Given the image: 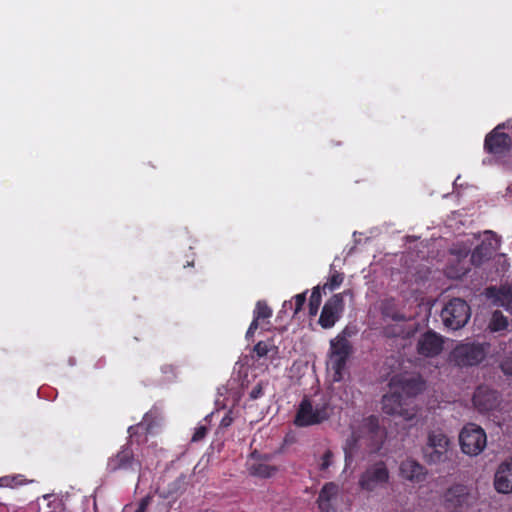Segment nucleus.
Here are the masks:
<instances>
[{"label": "nucleus", "mask_w": 512, "mask_h": 512, "mask_svg": "<svg viewBox=\"0 0 512 512\" xmlns=\"http://www.w3.org/2000/svg\"><path fill=\"white\" fill-rule=\"evenodd\" d=\"M383 315L385 317H389L394 321H404L406 319L405 315L400 312H390L388 308L383 309Z\"/></svg>", "instance_id": "31"}, {"label": "nucleus", "mask_w": 512, "mask_h": 512, "mask_svg": "<svg viewBox=\"0 0 512 512\" xmlns=\"http://www.w3.org/2000/svg\"><path fill=\"white\" fill-rule=\"evenodd\" d=\"M141 462L135 458L134 452L129 444L121 447V449L107 461V471L115 473L123 472H139L141 470Z\"/></svg>", "instance_id": "7"}, {"label": "nucleus", "mask_w": 512, "mask_h": 512, "mask_svg": "<svg viewBox=\"0 0 512 512\" xmlns=\"http://www.w3.org/2000/svg\"><path fill=\"white\" fill-rule=\"evenodd\" d=\"M263 395H264L263 384H262V382H259L250 391L249 398L251 400H256V399L261 398Z\"/></svg>", "instance_id": "29"}, {"label": "nucleus", "mask_w": 512, "mask_h": 512, "mask_svg": "<svg viewBox=\"0 0 512 512\" xmlns=\"http://www.w3.org/2000/svg\"><path fill=\"white\" fill-rule=\"evenodd\" d=\"M259 322L253 318L248 330L246 332V338L253 337L255 331L258 329Z\"/></svg>", "instance_id": "33"}, {"label": "nucleus", "mask_w": 512, "mask_h": 512, "mask_svg": "<svg viewBox=\"0 0 512 512\" xmlns=\"http://www.w3.org/2000/svg\"><path fill=\"white\" fill-rule=\"evenodd\" d=\"M272 316V309L264 301H258L254 309V319L259 320L268 319Z\"/></svg>", "instance_id": "23"}, {"label": "nucleus", "mask_w": 512, "mask_h": 512, "mask_svg": "<svg viewBox=\"0 0 512 512\" xmlns=\"http://www.w3.org/2000/svg\"><path fill=\"white\" fill-rule=\"evenodd\" d=\"M443 338L434 331H427L417 342V351L424 357H435L443 350Z\"/></svg>", "instance_id": "10"}, {"label": "nucleus", "mask_w": 512, "mask_h": 512, "mask_svg": "<svg viewBox=\"0 0 512 512\" xmlns=\"http://www.w3.org/2000/svg\"><path fill=\"white\" fill-rule=\"evenodd\" d=\"M295 309H294V315H297L303 308L305 302H306V292L297 294L295 297Z\"/></svg>", "instance_id": "27"}, {"label": "nucleus", "mask_w": 512, "mask_h": 512, "mask_svg": "<svg viewBox=\"0 0 512 512\" xmlns=\"http://www.w3.org/2000/svg\"><path fill=\"white\" fill-rule=\"evenodd\" d=\"M182 485H183V480L180 478L176 479L174 482H172L169 485V489H168L167 493L163 494V497L167 498V497L173 496L174 494H178V492L182 488Z\"/></svg>", "instance_id": "25"}, {"label": "nucleus", "mask_w": 512, "mask_h": 512, "mask_svg": "<svg viewBox=\"0 0 512 512\" xmlns=\"http://www.w3.org/2000/svg\"><path fill=\"white\" fill-rule=\"evenodd\" d=\"M258 358H262L268 354V345L264 341H259L253 348Z\"/></svg>", "instance_id": "26"}, {"label": "nucleus", "mask_w": 512, "mask_h": 512, "mask_svg": "<svg viewBox=\"0 0 512 512\" xmlns=\"http://www.w3.org/2000/svg\"><path fill=\"white\" fill-rule=\"evenodd\" d=\"M348 358L329 355V366L333 371V381L340 382L343 379V373L346 368Z\"/></svg>", "instance_id": "18"}, {"label": "nucleus", "mask_w": 512, "mask_h": 512, "mask_svg": "<svg viewBox=\"0 0 512 512\" xmlns=\"http://www.w3.org/2000/svg\"><path fill=\"white\" fill-rule=\"evenodd\" d=\"M482 259L483 258H481V257L471 258V263H472V265L479 266L482 264Z\"/></svg>", "instance_id": "38"}, {"label": "nucleus", "mask_w": 512, "mask_h": 512, "mask_svg": "<svg viewBox=\"0 0 512 512\" xmlns=\"http://www.w3.org/2000/svg\"><path fill=\"white\" fill-rule=\"evenodd\" d=\"M390 473L384 461H378L366 467L359 477V487L367 492L386 487Z\"/></svg>", "instance_id": "6"}, {"label": "nucleus", "mask_w": 512, "mask_h": 512, "mask_svg": "<svg viewBox=\"0 0 512 512\" xmlns=\"http://www.w3.org/2000/svg\"><path fill=\"white\" fill-rule=\"evenodd\" d=\"M332 457H333V453L330 450H327L323 454V456L321 458V464H320L321 470H326L329 468V466L331 465Z\"/></svg>", "instance_id": "30"}, {"label": "nucleus", "mask_w": 512, "mask_h": 512, "mask_svg": "<svg viewBox=\"0 0 512 512\" xmlns=\"http://www.w3.org/2000/svg\"><path fill=\"white\" fill-rule=\"evenodd\" d=\"M400 476L410 482L420 483L426 478L427 471L418 461L407 458L399 466Z\"/></svg>", "instance_id": "13"}, {"label": "nucleus", "mask_w": 512, "mask_h": 512, "mask_svg": "<svg viewBox=\"0 0 512 512\" xmlns=\"http://www.w3.org/2000/svg\"><path fill=\"white\" fill-rule=\"evenodd\" d=\"M402 395L399 392L386 394L382 398L383 412L389 415L398 414L401 411Z\"/></svg>", "instance_id": "17"}, {"label": "nucleus", "mask_w": 512, "mask_h": 512, "mask_svg": "<svg viewBox=\"0 0 512 512\" xmlns=\"http://www.w3.org/2000/svg\"><path fill=\"white\" fill-rule=\"evenodd\" d=\"M508 327V319L505 317L501 311L496 310L492 314L491 321L489 323V328L491 331L498 332L505 330Z\"/></svg>", "instance_id": "20"}, {"label": "nucleus", "mask_w": 512, "mask_h": 512, "mask_svg": "<svg viewBox=\"0 0 512 512\" xmlns=\"http://www.w3.org/2000/svg\"><path fill=\"white\" fill-rule=\"evenodd\" d=\"M473 404L481 413L495 409L499 404V395L495 390L480 386L473 395Z\"/></svg>", "instance_id": "11"}, {"label": "nucleus", "mask_w": 512, "mask_h": 512, "mask_svg": "<svg viewBox=\"0 0 512 512\" xmlns=\"http://www.w3.org/2000/svg\"><path fill=\"white\" fill-rule=\"evenodd\" d=\"M389 386L408 397H415L426 389V381L420 374H397L390 379Z\"/></svg>", "instance_id": "8"}, {"label": "nucleus", "mask_w": 512, "mask_h": 512, "mask_svg": "<svg viewBox=\"0 0 512 512\" xmlns=\"http://www.w3.org/2000/svg\"><path fill=\"white\" fill-rule=\"evenodd\" d=\"M338 494V486L333 482L326 483L319 492L317 504L321 512L333 510L332 499Z\"/></svg>", "instance_id": "15"}, {"label": "nucleus", "mask_w": 512, "mask_h": 512, "mask_svg": "<svg viewBox=\"0 0 512 512\" xmlns=\"http://www.w3.org/2000/svg\"><path fill=\"white\" fill-rule=\"evenodd\" d=\"M357 442V438L352 435L350 439L347 440V444H346V447H345V457L346 459L348 457H351V453L348 451V446L349 448H352V446H354Z\"/></svg>", "instance_id": "37"}, {"label": "nucleus", "mask_w": 512, "mask_h": 512, "mask_svg": "<svg viewBox=\"0 0 512 512\" xmlns=\"http://www.w3.org/2000/svg\"><path fill=\"white\" fill-rule=\"evenodd\" d=\"M501 369L506 375H512V357L505 359L501 363Z\"/></svg>", "instance_id": "32"}, {"label": "nucleus", "mask_w": 512, "mask_h": 512, "mask_svg": "<svg viewBox=\"0 0 512 512\" xmlns=\"http://www.w3.org/2000/svg\"><path fill=\"white\" fill-rule=\"evenodd\" d=\"M322 295H321V287L318 285L312 289V293L309 299V315L315 316L318 313L319 307L321 305Z\"/></svg>", "instance_id": "22"}, {"label": "nucleus", "mask_w": 512, "mask_h": 512, "mask_svg": "<svg viewBox=\"0 0 512 512\" xmlns=\"http://www.w3.org/2000/svg\"><path fill=\"white\" fill-rule=\"evenodd\" d=\"M344 310V299L341 293L334 294L324 304L318 323L324 329L332 328L340 319Z\"/></svg>", "instance_id": "9"}, {"label": "nucleus", "mask_w": 512, "mask_h": 512, "mask_svg": "<svg viewBox=\"0 0 512 512\" xmlns=\"http://www.w3.org/2000/svg\"><path fill=\"white\" fill-rule=\"evenodd\" d=\"M494 487L502 494L512 492V457L499 465L494 477Z\"/></svg>", "instance_id": "12"}, {"label": "nucleus", "mask_w": 512, "mask_h": 512, "mask_svg": "<svg viewBox=\"0 0 512 512\" xmlns=\"http://www.w3.org/2000/svg\"><path fill=\"white\" fill-rule=\"evenodd\" d=\"M330 416L329 403H318L314 406L312 401L305 396L298 406L293 422L297 427H309L327 421Z\"/></svg>", "instance_id": "2"}, {"label": "nucleus", "mask_w": 512, "mask_h": 512, "mask_svg": "<svg viewBox=\"0 0 512 512\" xmlns=\"http://www.w3.org/2000/svg\"><path fill=\"white\" fill-rule=\"evenodd\" d=\"M459 443L464 454L479 455L487 445V436L483 428L474 424H466L459 435Z\"/></svg>", "instance_id": "5"}, {"label": "nucleus", "mask_w": 512, "mask_h": 512, "mask_svg": "<svg viewBox=\"0 0 512 512\" xmlns=\"http://www.w3.org/2000/svg\"><path fill=\"white\" fill-rule=\"evenodd\" d=\"M150 502H151V497L149 495L145 496L144 498L141 499V501L137 507V510L146 512Z\"/></svg>", "instance_id": "35"}, {"label": "nucleus", "mask_w": 512, "mask_h": 512, "mask_svg": "<svg viewBox=\"0 0 512 512\" xmlns=\"http://www.w3.org/2000/svg\"><path fill=\"white\" fill-rule=\"evenodd\" d=\"M233 422V418L231 416V413H227L221 420L220 422V427L221 428H227L229 427Z\"/></svg>", "instance_id": "36"}, {"label": "nucleus", "mask_w": 512, "mask_h": 512, "mask_svg": "<svg viewBox=\"0 0 512 512\" xmlns=\"http://www.w3.org/2000/svg\"><path fill=\"white\" fill-rule=\"evenodd\" d=\"M208 432V427L206 425H199L195 428V431L192 435V442H199L205 438Z\"/></svg>", "instance_id": "24"}, {"label": "nucleus", "mask_w": 512, "mask_h": 512, "mask_svg": "<svg viewBox=\"0 0 512 512\" xmlns=\"http://www.w3.org/2000/svg\"><path fill=\"white\" fill-rule=\"evenodd\" d=\"M422 452L423 458L428 464L443 463L449 459L450 440L442 432L431 431Z\"/></svg>", "instance_id": "4"}, {"label": "nucleus", "mask_w": 512, "mask_h": 512, "mask_svg": "<svg viewBox=\"0 0 512 512\" xmlns=\"http://www.w3.org/2000/svg\"><path fill=\"white\" fill-rule=\"evenodd\" d=\"M352 353V345L349 340L343 336H337L330 341L329 355L349 358Z\"/></svg>", "instance_id": "16"}, {"label": "nucleus", "mask_w": 512, "mask_h": 512, "mask_svg": "<svg viewBox=\"0 0 512 512\" xmlns=\"http://www.w3.org/2000/svg\"><path fill=\"white\" fill-rule=\"evenodd\" d=\"M365 426L367 427L368 431L371 434H376L379 430V423L378 419L375 416H370L365 423Z\"/></svg>", "instance_id": "28"}, {"label": "nucleus", "mask_w": 512, "mask_h": 512, "mask_svg": "<svg viewBox=\"0 0 512 512\" xmlns=\"http://www.w3.org/2000/svg\"><path fill=\"white\" fill-rule=\"evenodd\" d=\"M344 280V274L338 272L337 270L331 269L330 276L326 283L321 287L324 293H326V290L334 291L337 289Z\"/></svg>", "instance_id": "21"}, {"label": "nucleus", "mask_w": 512, "mask_h": 512, "mask_svg": "<svg viewBox=\"0 0 512 512\" xmlns=\"http://www.w3.org/2000/svg\"><path fill=\"white\" fill-rule=\"evenodd\" d=\"M470 317V306L461 298H452L441 311V319L444 326L451 330H458L464 327Z\"/></svg>", "instance_id": "3"}, {"label": "nucleus", "mask_w": 512, "mask_h": 512, "mask_svg": "<svg viewBox=\"0 0 512 512\" xmlns=\"http://www.w3.org/2000/svg\"><path fill=\"white\" fill-rule=\"evenodd\" d=\"M486 296L493 301L496 306L504 307L509 313L512 314V288L494 286L486 288Z\"/></svg>", "instance_id": "14"}, {"label": "nucleus", "mask_w": 512, "mask_h": 512, "mask_svg": "<svg viewBox=\"0 0 512 512\" xmlns=\"http://www.w3.org/2000/svg\"><path fill=\"white\" fill-rule=\"evenodd\" d=\"M150 502H151V497L149 495L145 496L144 498L141 499V501L137 507V510L146 512Z\"/></svg>", "instance_id": "34"}, {"label": "nucleus", "mask_w": 512, "mask_h": 512, "mask_svg": "<svg viewBox=\"0 0 512 512\" xmlns=\"http://www.w3.org/2000/svg\"><path fill=\"white\" fill-rule=\"evenodd\" d=\"M488 343L459 342L449 354V361L459 368L478 366L486 358Z\"/></svg>", "instance_id": "1"}, {"label": "nucleus", "mask_w": 512, "mask_h": 512, "mask_svg": "<svg viewBox=\"0 0 512 512\" xmlns=\"http://www.w3.org/2000/svg\"><path fill=\"white\" fill-rule=\"evenodd\" d=\"M277 471L278 468L276 466L268 465L265 463H254L249 467V472L251 475L261 478H270Z\"/></svg>", "instance_id": "19"}, {"label": "nucleus", "mask_w": 512, "mask_h": 512, "mask_svg": "<svg viewBox=\"0 0 512 512\" xmlns=\"http://www.w3.org/2000/svg\"><path fill=\"white\" fill-rule=\"evenodd\" d=\"M135 512H144V511H139V510H137V509H136V511H135Z\"/></svg>", "instance_id": "39"}]
</instances>
